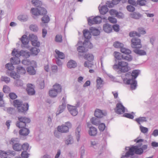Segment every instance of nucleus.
Returning <instances> with one entry per match:
<instances>
[{
	"label": "nucleus",
	"instance_id": "obj_1",
	"mask_svg": "<svg viewBox=\"0 0 158 158\" xmlns=\"http://www.w3.org/2000/svg\"><path fill=\"white\" fill-rule=\"evenodd\" d=\"M12 55L15 56L13 58H11L10 59L11 62L13 64H18L20 63V60L19 57L20 56L26 58H28L30 56V53L28 52L23 50L19 52L15 49L12 51Z\"/></svg>",
	"mask_w": 158,
	"mask_h": 158
},
{
	"label": "nucleus",
	"instance_id": "obj_2",
	"mask_svg": "<svg viewBox=\"0 0 158 158\" xmlns=\"http://www.w3.org/2000/svg\"><path fill=\"white\" fill-rule=\"evenodd\" d=\"M127 151L125 155L122 156L121 158H128L130 156L133 155L134 153L137 154H141L143 153V151L141 148H137V146L127 147L125 148Z\"/></svg>",
	"mask_w": 158,
	"mask_h": 158
},
{
	"label": "nucleus",
	"instance_id": "obj_3",
	"mask_svg": "<svg viewBox=\"0 0 158 158\" xmlns=\"http://www.w3.org/2000/svg\"><path fill=\"white\" fill-rule=\"evenodd\" d=\"M113 68L114 69H118L121 72L124 73L127 72L131 69L128 63L123 61H118V64L114 65Z\"/></svg>",
	"mask_w": 158,
	"mask_h": 158
},
{
	"label": "nucleus",
	"instance_id": "obj_4",
	"mask_svg": "<svg viewBox=\"0 0 158 158\" xmlns=\"http://www.w3.org/2000/svg\"><path fill=\"white\" fill-rule=\"evenodd\" d=\"M42 4H38V6H35L37 8H32L31 12L33 15L35 16L44 15L46 14L47 11L45 8L41 6Z\"/></svg>",
	"mask_w": 158,
	"mask_h": 158
},
{
	"label": "nucleus",
	"instance_id": "obj_5",
	"mask_svg": "<svg viewBox=\"0 0 158 158\" xmlns=\"http://www.w3.org/2000/svg\"><path fill=\"white\" fill-rule=\"evenodd\" d=\"M10 143L12 145L14 150L19 151L21 150V145L19 143V142L17 138H12L10 141Z\"/></svg>",
	"mask_w": 158,
	"mask_h": 158
},
{
	"label": "nucleus",
	"instance_id": "obj_6",
	"mask_svg": "<svg viewBox=\"0 0 158 158\" xmlns=\"http://www.w3.org/2000/svg\"><path fill=\"white\" fill-rule=\"evenodd\" d=\"M66 125H63L57 127L58 131L61 133H65L68 131L69 128L71 127V124L69 122H66Z\"/></svg>",
	"mask_w": 158,
	"mask_h": 158
},
{
	"label": "nucleus",
	"instance_id": "obj_7",
	"mask_svg": "<svg viewBox=\"0 0 158 158\" xmlns=\"http://www.w3.org/2000/svg\"><path fill=\"white\" fill-rule=\"evenodd\" d=\"M131 46L133 48H140L142 47L141 40L139 38H133L131 40Z\"/></svg>",
	"mask_w": 158,
	"mask_h": 158
},
{
	"label": "nucleus",
	"instance_id": "obj_8",
	"mask_svg": "<svg viewBox=\"0 0 158 158\" xmlns=\"http://www.w3.org/2000/svg\"><path fill=\"white\" fill-rule=\"evenodd\" d=\"M114 110L117 114H121L125 112V108L121 103H118L116 104Z\"/></svg>",
	"mask_w": 158,
	"mask_h": 158
},
{
	"label": "nucleus",
	"instance_id": "obj_9",
	"mask_svg": "<svg viewBox=\"0 0 158 158\" xmlns=\"http://www.w3.org/2000/svg\"><path fill=\"white\" fill-rule=\"evenodd\" d=\"M88 21L89 24L91 25L94 24L100 23L102 22V18L100 16H97L94 18L92 19H88Z\"/></svg>",
	"mask_w": 158,
	"mask_h": 158
},
{
	"label": "nucleus",
	"instance_id": "obj_10",
	"mask_svg": "<svg viewBox=\"0 0 158 158\" xmlns=\"http://www.w3.org/2000/svg\"><path fill=\"white\" fill-rule=\"evenodd\" d=\"M89 45H84L85 44H83V46H80L77 48L78 51L79 52H86L87 50H86L85 47L88 48H91L93 47L92 44L90 43H87Z\"/></svg>",
	"mask_w": 158,
	"mask_h": 158
},
{
	"label": "nucleus",
	"instance_id": "obj_11",
	"mask_svg": "<svg viewBox=\"0 0 158 158\" xmlns=\"http://www.w3.org/2000/svg\"><path fill=\"white\" fill-rule=\"evenodd\" d=\"M126 83L127 84L131 85V89L133 90L135 89L137 86V83L135 79L132 78V79H128Z\"/></svg>",
	"mask_w": 158,
	"mask_h": 158
},
{
	"label": "nucleus",
	"instance_id": "obj_12",
	"mask_svg": "<svg viewBox=\"0 0 158 158\" xmlns=\"http://www.w3.org/2000/svg\"><path fill=\"white\" fill-rule=\"evenodd\" d=\"M67 108L71 114L73 116L76 115L78 114V111L76 107L70 105L67 106Z\"/></svg>",
	"mask_w": 158,
	"mask_h": 158
},
{
	"label": "nucleus",
	"instance_id": "obj_13",
	"mask_svg": "<svg viewBox=\"0 0 158 158\" xmlns=\"http://www.w3.org/2000/svg\"><path fill=\"white\" fill-rule=\"evenodd\" d=\"M54 56L57 59H64L65 57V55L63 52L60 51L57 49H56L55 50Z\"/></svg>",
	"mask_w": 158,
	"mask_h": 158
},
{
	"label": "nucleus",
	"instance_id": "obj_14",
	"mask_svg": "<svg viewBox=\"0 0 158 158\" xmlns=\"http://www.w3.org/2000/svg\"><path fill=\"white\" fill-rule=\"evenodd\" d=\"M29 106L27 103L24 104H22L20 107H19L18 111L19 112H24L28 110Z\"/></svg>",
	"mask_w": 158,
	"mask_h": 158
},
{
	"label": "nucleus",
	"instance_id": "obj_15",
	"mask_svg": "<svg viewBox=\"0 0 158 158\" xmlns=\"http://www.w3.org/2000/svg\"><path fill=\"white\" fill-rule=\"evenodd\" d=\"M59 88L57 91H56L53 89L50 90L49 91V95L51 97L54 98L56 97L59 93H60V88L59 86Z\"/></svg>",
	"mask_w": 158,
	"mask_h": 158
},
{
	"label": "nucleus",
	"instance_id": "obj_16",
	"mask_svg": "<svg viewBox=\"0 0 158 158\" xmlns=\"http://www.w3.org/2000/svg\"><path fill=\"white\" fill-rule=\"evenodd\" d=\"M27 91L28 94L32 95L35 94V91L33 85L31 84H28L27 85Z\"/></svg>",
	"mask_w": 158,
	"mask_h": 158
},
{
	"label": "nucleus",
	"instance_id": "obj_17",
	"mask_svg": "<svg viewBox=\"0 0 158 158\" xmlns=\"http://www.w3.org/2000/svg\"><path fill=\"white\" fill-rule=\"evenodd\" d=\"M105 114L99 109H96L95 111L94 115L97 118H101L105 115Z\"/></svg>",
	"mask_w": 158,
	"mask_h": 158
},
{
	"label": "nucleus",
	"instance_id": "obj_18",
	"mask_svg": "<svg viewBox=\"0 0 158 158\" xmlns=\"http://www.w3.org/2000/svg\"><path fill=\"white\" fill-rule=\"evenodd\" d=\"M29 132L30 131L29 129L24 127L22 128L19 131V134L23 136L27 135Z\"/></svg>",
	"mask_w": 158,
	"mask_h": 158
},
{
	"label": "nucleus",
	"instance_id": "obj_19",
	"mask_svg": "<svg viewBox=\"0 0 158 158\" xmlns=\"http://www.w3.org/2000/svg\"><path fill=\"white\" fill-rule=\"evenodd\" d=\"M89 134L91 136H95L97 133V129L94 127H91L89 128Z\"/></svg>",
	"mask_w": 158,
	"mask_h": 158
},
{
	"label": "nucleus",
	"instance_id": "obj_20",
	"mask_svg": "<svg viewBox=\"0 0 158 158\" xmlns=\"http://www.w3.org/2000/svg\"><path fill=\"white\" fill-rule=\"evenodd\" d=\"M22 62L23 64L25 65H30L33 66L36 65V63L35 61H30L27 59L23 60Z\"/></svg>",
	"mask_w": 158,
	"mask_h": 158
},
{
	"label": "nucleus",
	"instance_id": "obj_21",
	"mask_svg": "<svg viewBox=\"0 0 158 158\" xmlns=\"http://www.w3.org/2000/svg\"><path fill=\"white\" fill-rule=\"evenodd\" d=\"M107 5L103 6L101 7H99L98 9L101 14L104 15L106 14L108 11Z\"/></svg>",
	"mask_w": 158,
	"mask_h": 158
},
{
	"label": "nucleus",
	"instance_id": "obj_22",
	"mask_svg": "<svg viewBox=\"0 0 158 158\" xmlns=\"http://www.w3.org/2000/svg\"><path fill=\"white\" fill-rule=\"evenodd\" d=\"M103 29L107 33L111 32L112 30V28L110 25L106 23L103 26Z\"/></svg>",
	"mask_w": 158,
	"mask_h": 158
},
{
	"label": "nucleus",
	"instance_id": "obj_23",
	"mask_svg": "<svg viewBox=\"0 0 158 158\" xmlns=\"http://www.w3.org/2000/svg\"><path fill=\"white\" fill-rule=\"evenodd\" d=\"M121 0H113L112 2H107L106 4L109 7H112L114 6V5L118 4Z\"/></svg>",
	"mask_w": 158,
	"mask_h": 158
},
{
	"label": "nucleus",
	"instance_id": "obj_24",
	"mask_svg": "<svg viewBox=\"0 0 158 158\" xmlns=\"http://www.w3.org/2000/svg\"><path fill=\"white\" fill-rule=\"evenodd\" d=\"M36 65L33 66L31 65V66L28 67L27 69V72L31 75H34L36 73V71L34 69V67H36Z\"/></svg>",
	"mask_w": 158,
	"mask_h": 158
},
{
	"label": "nucleus",
	"instance_id": "obj_25",
	"mask_svg": "<svg viewBox=\"0 0 158 158\" xmlns=\"http://www.w3.org/2000/svg\"><path fill=\"white\" fill-rule=\"evenodd\" d=\"M67 66L68 68H74L77 66V63L75 61L71 60L68 62Z\"/></svg>",
	"mask_w": 158,
	"mask_h": 158
},
{
	"label": "nucleus",
	"instance_id": "obj_26",
	"mask_svg": "<svg viewBox=\"0 0 158 158\" xmlns=\"http://www.w3.org/2000/svg\"><path fill=\"white\" fill-rule=\"evenodd\" d=\"M18 120L25 122L26 123H30L31 120L30 119L26 117H18Z\"/></svg>",
	"mask_w": 158,
	"mask_h": 158
},
{
	"label": "nucleus",
	"instance_id": "obj_27",
	"mask_svg": "<svg viewBox=\"0 0 158 158\" xmlns=\"http://www.w3.org/2000/svg\"><path fill=\"white\" fill-rule=\"evenodd\" d=\"M21 41L24 45H26L28 43L29 41L27 36L26 35H23L21 38Z\"/></svg>",
	"mask_w": 158,
	"mask_h": 158
},
{
	"label": "nucleus",
	"instance_id": "obj_28",
	"mask_svg": "<svg viewBox=\"0 0 158 158\" xmlns=\"http://www.w3.org/2000/svg\"><path fill=\"white\" fill-rule=\"evenodd\" d=\"M84 58L89 61H92L94 59V56L91 54H87L85 55Z\"/></svg>",
	"mask_w": 158,
	"mask_h": 158
},
{
	"label": "nucleus",
	"instance_id": "obj_29",
	"mask_svg": "<svg viewBox=\"0 0 158 158\" xmlns=\"http://www.w3.org/2000/svg\"><path fill=\"white\" fill-rule=\"evenodd\" d=\"M83 33L84 36L86 39H89L91 38V33L88 30L86 29L84 30Z\"/></svg>",
	"mask_w": 158,
	"mask_h": 158
},
{
	"label": "nucleus",
	"instance_id": "obj_30",
	"mask_svg": "<svg viewBox=\"0 0 158 158\" xmlns=\"http://www.w3.org/2000/svg\"><path fill=\"white\" fill-rule=\"evenodd\" d=\"M90 121L92 124L95 125H99L100 122L99 119L94 117L91 119Z\"/></svg>",
	"mask_w": 158,
	"mask_h": 158
},
{
	"label": "nucleus",
	"instance_id": "obj_31",
	"mask_svg": "<svg viewBox=\"0 0 158 158\" xmlns=\"http://www.w3.org/2000/svg\"><path fill=\"white\" fill-rule=\"evenodd\" d=\"M17 72L20 74H24L26 72V70L23 67L19 66L17 68Z\"/></svg>",
	"mask_w": 158,
	"mask_h": 158
},
{
	"label": "nucleus",
	"instance_id": "obj_32",
	"mask_svg": "<svg viewBox=\"0 0 158 158\" xmlns=\"http://www.w3.org/2000/svg\"><path fill=\"white\" fill-rule=\"evenodd\" d=\"M10 76L11 77L16 80L19 79L20 77V76L18 74L13 71L10 73Z\"/></svg>",
	"mask_w": 158,
	"mask_h": 158
},
{
	"label": "nucleus",
	"instance_id": "obj_33",
	"mask_svg": "<svg viewBox=\"0 0 158 158\" xmlns=\"http://www.w3.org/2000/svg\"><path fill=\"white\" fill-rule=\"evenodd\" d=\"M91 32L94 35H98L100 34V32L99 31L93 27H92L90 29Z\"/></svg>",
	"mask_w": 158,
	"mask_h": 158
},
{
	"label": "nucleus",
	"instance_id": "obj_34",
	"mask_svg": "<svg viewBox=\"0 0 158 158\" xmlns=\"http://www.w3.org/2000/svg\"><path fill=\"white\" fill-rule=\"evenodd\" d=\"M144 140L142 139H139V138H137L136 139H134V141L138 143V146H136L137 147V148L138 147H140L143 144V142Z\"/></svg>",
	"mask_w": 158,
	"mask_h": 158
},
{
	"label": "nucleus",
	"instance_id": "obj_35",
	"mask_svg": "<svg viewBox=\"0 0 158 158\" xmlns=\"http://www.w3.org/2000/svg\"><path fill=\"white\" fill-rule=\"evenodd\" d=\"M26 124L25 122L18 120L16 126L19 128H22L26 127Z\"/></svg>",
	"mask_w": 158,
	"mask_h": 158
},
{
	"label": "nucleus",
	"instance_id": "obj_36",
	"mask_svg": "<svg viewBox=\"0 0 158 158\" xmlns=\"http://www.w3.org/2000/svg\"><path fill=\"white\" fill-rule=\"evenodd\" d=\"M120 51L125 54H130L131 53V51L129 49L125 48L122 47L120 49Z\"/></svg>",
	"mask_w": 158,
	"mask_h": 158
},
{
	"label": "nucleus",
	"instance_id": "obj_37",
	"mask_svg": "<svg viewBox=\"0 0 158 158\" xmlns=\"http://www.w3.org/2000/svg\"><path fill=\"white\" fill-rule=\"evenodd\" d=\"M122 58L123 59L126 60L128 61H130L132 60V56L130 55V54H126V56L122 55Z\"/></svg>",
	"mask_w": 158,
	"mask_h": 158
},
{
	"label": "nucleus",
	"instance_id": "obj_38",
	"mask_svg": "<svg viewBox=\"0 0 158 158\" xmlns=\"http://www.w3.org/2000/svg\"><path fill=\"white\" fill-rule=\"evenodd\" d=\"M139 71L138 70H135L132 71L131 75L133 78L135 79L139 75Z\"/></svg>",
	"mask_w": 158,
	"mask_h": 158
},
{
	"label": "nucleus",
	"instance_id": "obj_39",
	"mask_svg": "<svg viewBox=\"0 0 158 158\" xmlns=\"http://www.w3.org/2000/svg\"><path fill=\"white\" fill-rule=\"evenodd\" d=\"M22 103V102L18 100H15L13 101V105L15 107H17L18 110V108L20 107Z\"/></svg>",
	"mask_w": 158,
	"mask_h": 158
},
{
	"label": "nucleus",
	"instance_id": "obj_40",
	"mask_svg": "<svg viewBox=\"0 0 158 158\" xmlns=\"http://www.w3.org/2000/svg\"><path fill=\"white\" fill-rule=\"evenodd\" d=\"M134 51L136 54L140 55H144L146 54V52L143 50L135 49L134 50Z\"/></svg>",
	"mask_w": 158,
	"mask_h": 158
},
{
	"label": "nucleus",
	"instance_id": "obj_41",
	"mask_svg": "<svg viewBox=\"0 0 158 158\" xmlns=\"http://www.w3.org/2000/svg\"><path fill=\"white\" fill-rule=\"evenodd\" d=\"M29 38L31 41V43H32L33 41H34L35 40H38L37 36L33 34H30L29 35Z\"/></svg>",
	"mask_w": 158,
	"mask_h": 158
},
{
	"label": "nucleus",
	"instance_id": "obj_42",
	"mask_svg": "<svg viewBox=\"0 0 158 158\" xmlns=\"http://www.w3.org/2000/svg\"><path fill=\"white\" fill-rule=\"evenodd\" d=\"M30 51L32 54L35 55H36L39 52L40 50L39 49H37L36 48H32L31 49Z\"/></svg>",
	"mask_w": 158,
	"mask_h": 158
},
{
	"label": "nucleus",
	"instance_id": "obj_43",
	"mask_svg": "<svg viewBox=\"0 0 158 158\" xmlns=\"http://www.w3.org/2000/svg\"><path fill=\"white\" fill-rule=\"evenodd\" d=\"M29 28L33 32H36L38 30V28L36 25H31L29 26Z\"/></svg>",
	"mask_w": 158,
	"mask_h": 158
},
{
	"label": "nucleus",
	"instance_id": "obj_44",
	"mask_svg": "<svg viewBox=\"0 0 158 158\" xmlns=\"http://www.w3.org/2000/svg\"><path fill=\"white\" fill-rule=\"evenodd\" d=\"M114 46L116 48H120V49L123 46V44L119 43L118 41H116L113 44Z\"/></svg>",
	"mask_w": 158,
	"mask_h": 158
},
{
	"label": "nucleus",
	"instance_id": "obj_45",
	"mask_svg": "<svg viewBox=\"0 0 158 158\" xmlns=\"http://www.w3.org/2000/svg\"><path fill=\"white\" fill-rule=\"evenodd\" d=\"M27 15H19L18 17V19L21 21H26L27 20Z\"/></svg>",
	"mask_w": 158,
	"mask_h": 158
},
{
	"label": "nucleus",
	"instance_id": "obj_46",
	"mask_svg": "<svg viewBox=\"0 0 158 158\" xmlns=\"http://www.w3.org/2000/svg\"><path fill=\"white\" fill-rule=\"evenodd\" d=\"M97 86L98 88L101 87V85L102 84L103 81L100 77H98L96 80Z\"/></svg>",
	"mask_w": 158,
	"mask_h": 158
},
{
	"label": "nucleus",
	"instance_id": "obj_47",
	"mask_svg": "<svg viewBox=\"0 0 158 158\" xmlns=\"http://www.w3.org/2000/svg\"><path fill=\"white\" fill-rule=\"evenodd\" d=\"M1 81H4L6 83H8L10 82V79L6 76H2L1 78Z\"/></svg>",
	"mask_w": 158,
	"mask_h": 158
},
{
	"label": "nucleus",
	"instance_id": "obj_48",
	"mask_svg": "<svg viewBox=\"0 0 158 158\" xmlns=\"http://www.w3.org/2000/svg\"><path fill=\"white\" fill-rule=\"evenodd\" d=\"M129 35L131 37H135V36L139 37L140 35L139 33L135 31H131L129 33Z\"/></svg>",
	"mask_w": 158,
	"mask_h": 158
},
{
	"label": "nucleus",
	"instance_id": "obj_49",
	"mask_svg": "<svg viewBox=\"0 0 158 158\" xmlns=\"http://www.w3.org/2000/svg\"><path fill=\"white\" fill-rule=\"evenodd\" d=\"M135 121L140 124V123L146 121V118L144 117H141L137 118L135 119Z\"/></svg>",
	"mask_w": 158,
	"mask_h": 158
},
{
	"label": "nucleus",
	"instance_id": "obj_50",
	"mask_svg": "<svg viewBox=\"0 0 158 158\" xmlns=\"http://www.w3.org/2000/svg\"><path fill=\"white\" fill-rule=\"evenodd\" d=\"M49 18L48 15H45L42 18V21L44 23H47L49 21Z\"/></svg>",
	"mask_w": 158,
	"mask_h": 158
},
{
	"label": "nucleus",
	"instance_id": "obj_51",
	"mask_svg": "<svg viewBox=\"0 0 158 158\" xmlns=\"http://www.w3.org/2000/svg\"><path fill=\"white\" fill-rule=\"evenodd\" d=\"M114 57L118 60H120L122 58L121 54L118 52H115L114 53Z\"/></svg>",
	"mask_w": 158,
	"mask_h": 158
},
{
	"label": "nucleus",
	"instance_id": "obj_52",
	"mask_svg": "<svg viewBox=\"0 0 158 158\" xmlns=\"http://www.w3.org/2000/svg\"><path fill=\"white\" fill-rule=\"evenodd\" d=\"M6 68L9 70H12L14 69V67L12 64L9 63L6 64Z\"/></svg>",
	"mask_w": 158,
	"mask_h": 158
},
{
	"label": "nucleus",
	"instance_id": "obj_53",
	"mask_svg": "<svg viewBox=\"0 0 158 158\" xmlns=\"http://www.w3.org/2000/svg\"><path fill=\"white\" fill-rule=\"evenodd\" d=\"M62 36L61 35H57L55 37V41L57 42H61L62 41Z\"/></svg>",
	"mask_w": 158,
	"mask_h": 158
},
{
	"label": "nucleus",
	"instance_id": "obj_54",
	"mask_svg": "<svg viewBox=\"0 0 158 158\" xmlns=\"http://www.w3.org/2000/svg\"><path fill=\"white\" fill-rule=\"evenodd\" d=\"M29 145L27 143H25L23 144L22 146V149L25 150V151H27L29 148Z\"/></svg>",
	"mask_w": 158,
	"mask_h": 158
},
{
	"label": "nucleus",
	"instance_id": "obj_55",
	"mask_svg": "<svg viewBox=\"0 0 158 158\" xmlns=\"http://www.w3.org/2000/svg\"><path fill=\"white\" fill-rule=\"evenodd\" d=\"M80 129L79 128H77L76 130L75 133L76 135L77 136V141H78L79 140V137H80Z\"/></svg>",
	"mask_w": 158,
	"mask_h": 158
},
{
	"label": "nucleus",
	"instance_id": "obj_56",
	"mask_svg": "<svg viewBox=\"0 0 158 158\" xmlns=\"http://www.w3.org/2000/svg\"><path fill=\"white\" fill-rule=\"evenodd\" d=\"M31 44L33 46L37 47H39L40 45V43L38 41V40H35L34 41H33Z\"/></svg>",
	"mask_w": 158,
	"mask_h": 158
},
{
	"label": "nucleus",
	"instance_id": "obj_57",
	"mask_svg": "<svg viewBox=\"0 0 158 158\" xmlns=\"http://www.w3.org/2000/svg\"><path fill=\"white\" fill-rule=\"evenodd\" d=\"M140 129L141 132L143 133H147L148 131V128L146 127H144L142 126L140 127Z\"/></svg>",
	"mask_w": 158,
	"mask_h": 158
},
{
	"label": "nucleus",
	"instance_id": "obj_58",
	"mask_svg": "<svg viewBox=\"0 0 158 158\" xmlns=\"http://www.w3.org/2000/svg\"><path fill=\"white\" fill-rule=\"evenodd\" d=\"M21 155L22 158H28L29 154L27 153V151H24L22 152Z\"/></svg>",
	"mask_w": 158,
	"mask_h": 158
},
{
	"label": "nucleus",
	"instance_id": "obj_59",
	"mask_svg": "<svg viewBox=\"0 0 158 158\" xmlns=\"http://www.w3.org/2000/svg\"><path fill=\"white\" fill-rule=\"evenodd\" d=\"M31 2L34 6H38V4H41L42 2L39 0H32Z\"/></svg>",
	"mask_w": 158,
	"mask_h": 158
},
{
	"label": "nucleus",
	"instance_id": "obj_60",
	"mask_svg": "<svg viewBox=\"0 0 158 158\" xmlns=\"http://www.w3.org/2000/svg\"><path fill=\"white\" fill-rule=\"evenodd\" d=\"M99 125L98 126V128L100 131H103L105 130L106 127L105 124L103 123H101L100 124H99Z\"/></svg>",
	"mask_w": 158,
	"mask_h": 158
},
{
	"label": "nucleus",
	"instance_id": "obj_61",
	"mask_svg": "<svg viewBox=\"0 0 158 158\" xmlns=\"http://www.w3.org/2000/svg\"><path fill=\"white\" fill-rule=\"evenodd\" d=\"M131 16L132 18H133L138 19H139L140 17V15L139 14L134 13L132 14H131Z\"/></svg>",
	"mask_w": 158,
	"mask_h": 158
},
{
	"label": "nucleus",
	"instance_id": "obj_62",
	"mask_svg": "<svg viewBox=\"0 0 158 158\" xmlns=\"http://www.w3.org/2000/svg\"><path fill=\"white\" fill-rule=\"evenodd\" d=\"M15 84V85L18 87L22 86L23 85L22 81L21 80H18V79L16 80Z\"/></svg>",
	"mask_w": 158,
	"mask_h": 158
},
{
	"label": "nucleus",
	"instance_id": "obj_63",
	"mask_svg": "<svg viewBox=\"0 0 158 158\" xmlns=\"http://www.w3.org/2000/svg\"><path fill=\"white\" fill-rule=\"evenodd\" d=\"M109 13L111 15H116V16H118V13L117 11L115 10H110L109 11Z\"/></svg>",
	"mask_w": 158,
	"mask_h": 158
},
{
	"label": "nucleus",
	"instance_id": "obj_64",
	"mask_svg": "<svg viewBox=\"0 0 158 158\" xmlns=\"http://www.w3.org/2000/svg\"><path fill=\"white\" fill-rule=\"evenodd\" d=\"M3 90L4 93H8L10 91V88L7 85H4L3 86Z\"/></svg>",
	"mask_w": 158,
	"mask_h": 158
}]
</instances>
